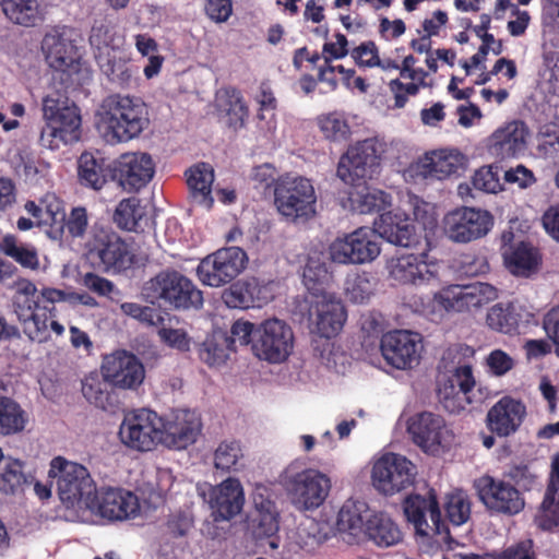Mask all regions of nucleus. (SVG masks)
Segmentation results:
<instances>
[{"instance_id": "nucleus-1", "label": "nucleus", "mask_w": 559, "mask_h": 559, "mask_svg": "<svg viewBox=\"0 0 559 559\" xmlns=\"http://www.w3.org/2000/svg\"><path fill=\"white\" fill-rule=\"evenodd\" d=\"M46 60L59 72L43 98L45 124L39 134L40 146L56 151L61 145L71 144L81 138V110L70 98L72 72L79 69L80 55L73 40L61 34H48L43 40Z\"/></svg>"}, {"instance_id": "nucleus-2", "label": "nucleus", "mask_w": 559, "mask_h": 559, "mask_svg": "<svg viewBox=\"0 0 559 559\" xmlns=\"http://www.w3.org/2000/svg\"><path fill=\"white\" fill-rule=\"evenodd\" d=\"M102 121L111 141L128 142L150 124L148 110L139 97L110 95L103 102Z\"/></svg>"}, {"instance_id": "nucleus-3", "label": "nucleus", "mask_w": 559, "mask_h": 559, "mask_svg": "<svg viewBox=\"0 0 559 559\" xmlns=\"http://www.w3.org/2000/svg\"><path fill=\"white\" fill-rule=\"evenodd\" d=\"M84 248L92 263L106 273H126L136 264L131 245L109 227L92 226Z\"/></svg>"}, {"instance_id": "nucleus-4", "label": "nucleus", "mask_w": 559, "mask_h": 559, "mask_svg": "<svg viewBox=\"0 0 559 559\" xmlns=\"http://www.w3.org/2000/svg\"><path fill=\"white\" fill-rule=\"evenodd\" d=\"M144 299L151 304L164 301L175 309H199L203 305V294L182 273L167 269L148 280L142 289Z\"/></svg>"}, {"instance_id": "nucleus-5", "label": "nucleus", "mask_w": 559, "mask_h": 559, "mask_svg": "<svg viewBox=\"0 0 559 559\" xmlns=\"http://www.w3.org/2000/svg\"><path fill=\"white\" fill-rule=\"evenodd\" d=\"M380 160L377 140L366 139L348 147L341 156L336 175L347 185L360 186L379 174Z\"/></svg>"}, {"instance_id": "nucleus-6", "label": "nucleus", "mask_w": 559, "mask_h": 559, "mask_svg": "<svg viewBox=\"0 0 559 559\" xmlns=\"http://www.w3.org/2000/svg\"><path fill=\"white\" fill-rule=\"evenodd\" d=\"M163 417L156 412L141 408L124 415L119 427V438L123 445L138 452H148L160 444Z\"/></svg>"}, {"instance_id": "nucleus-7", "label": "nucleus", "mask_w": 559, "mask_h": 559, "mask_svg": "<svg viewBox=\"0 0 559 559\" xmlns=\"http://www.w3.org/2000/svg\"><path fill=\"white\" fill-rule=\"evenodd\" d=\"M274 195L278 212L288 218H309L316 213L317 197L307 178L282 177L275 186Z\"/></svg>"}, {"instance_id": "nucleus-8", "label": "nucleus", "mask_w": 559, "mask_h": 559, "mask_svg": "<svg viewBox=\"0 0 559 559\" xmlns=\"http://www.w3.org/2000/svg\"><path fill=\"white\" fill-rule=\"evenodd\" d=\"M248 255L239 247H227L206 255L197 267L199 281L210 287L231 283L247 266Z\"/></svg>"}, {"instance_id": "nucleus-9", "label": "nucleus", "mask_w": 559, "mask_h": 559, "mask_svg": "<svg viewBox=\"0 0 559 559\" xmlns=\"http://www.w3.org/2000/svg\"><path fill=\"white\" fill-rule=\"evenodd\" d=\"M416 475V465L407 457L388 452L374 461L371 480L379 492L391 496L413 486Z\"/></svg>"}, {"instance_id": "nucleus-10", "label": "nucleus", "mask_w": 559, "mask_h": 559, "mask_svg": "<svg viewBox=\"0 0 559 559\" xmlns=\"http://www.w3.org/2000/svg\"><path fill=\"white\" fill-rule=\"evenodd\" d=\"M379 237L374 228L359 227L330 246L332 261L341 264H365L380 254Z\"/></svg>"}, {"instance_id": "nucleus-11", "label": "nucleus", "mask_w": 559, "mask_h": 559, "mask_svg": "<svg viewBox=\"0 0 559 559\" xmlns=\"http://www.w3.org/2000/svg\"><path fill=\"white\" fill-rule=\"evenodd\" d=\"M51 466L59 469L57 489L62 502L86 509V503L96 490L87 468L62 457L53 459Z\"/></svg>"}, {"instance_id": "nucleus-12", "label": "nucleus", "mask_w": 559, "mask_h": 559, "mask_svg": "<svg viewBox=\"0 0 559 559\" xmlns=\"http://www.w3.org/2000/svg\"><path fill=\"white\" fill-rule=\"evenodd\" d=\"M294 347L292 328L278 319L262 322L255 330L252 342L254 355L271 364L285 361Z\"/></svg>"}, {"instance_id": "nucleus-13", "label": "nucleus", "mask_w": 559, "mask_h": 559, "mask_svg": "<svg viewBox=\"0 0 559 559\" xmlns=\"http://www.w3.org/2000/svg\"><path fill=\"white\" fill-rule=\"evenodd\" d=\"M493 225L492 215L485 210L461 206L443 218L445 236L453 242L467 243L486 236Z\"/></svg>"}, {"instance_id": "nucleus-14", "label": "nucleus", "mask_w": 559, "mask_h": 559, "mask_svg": "<svg viewBox=\"0 0 559 559\" xmlns=\"http://www.w3.org/2000/svg\"><path fill=\"white\" fill-rule=\"evenodd\" d=\"M407 432L416 445L424 452L432 454L450 447L453 439L444 419L431 412H421L412 416L407 421Z\"/></svg>"}, {"instance_id": "nucleus-15", "label": "nucleus", "mask_w": 559, "mask_h": 559, "mask_svg": "<svg viewBox=\"0 0 559 559\" xmlns=\"http://www.w3.org/2000/svg\"><path fill=\"white\" fill-rule=\"evenodd\" d=\"M86 509L108 521H124L139 513L140 504L138 497L129 490L102 487L96 488Z\"/></svg>"}, {"instance_id": "nucleus-16", "label": "nucleus", "mask_w": 559, "mask_h": 559, "mask_svg": "<svg viewBox=\"0 0 559 559\" xmlns=\"http://www.w3.org/2000/svg\"><path fill=\"white\" fill-rule=\"evenodd\" d=\"M480 501L497 513L518 514L524 508V499L516 487L508 481L485 475L475 481Z\"/></svg>"}, {"instance_id": "nucleus-17", "label": "nucleus", "mask_w": 559, "mask_h": 559, "mask_svg": "<svg viewBox=\"0 0 559 559\" xmlns=\"http://www.w3.org/2000/svg\"><path fill=\"white\" fill-rule=\"evenodd\" d=\"M403 509L407 521L414 525L418 535L433 536L448 532L435 493L429 492L427 498L412 495L404 500Z\"/></svg>"}, {"instance_id": "nucleus-18", "label": "nucleus", "mask_w": 559, "mask_h": 559, "mask_svg": "<svg viewBox=\"0 0 559 559\" xmlns=\"http://www.w3.org/2000/svg\"><path fill=\"white\" fill-rule=\"evenodd\" d=\"M330 489V478L311 468L297 473L287 481V490L294 503L304 510L319 508L329 496Z\"/></svg>"}, {"instance_id": "nucleus-19", "label": "nucleus", "mask_w": 559, "mask_h": 559, "mask_svg": "<svg viewBox=\"0 0 559 559\" xmlns=\"http://www.w3.org/2000/svg\"><path fill=\"white\" fill-rule=\"evenodd\" d=\"M420 335L406 330H394L382 335L380 350L392 367L405 370L419 360Z\"/></svg>"}, {"instance_id": "nucleus-20", "label": "nucleus", "mask_w": 559, "mask_h": 559, "mask_svg": "<svg viewBox=\"0 0 559 559\" xmlns=\"http://www.w3.org/2000/svg\"><path fill=\"white\" fill-rule=\"evenodd\" d=\"M475 384L472 366L468 364L461 365L439 385V401L445 411L451 414H459L473 403L471 393Z\"/></svg>"}, {"instance_id": "nucleus-21", "label": "nucleus", "mask_w": 559, "mask_h": 559, "mask_svg": "<svg viewBox=\"0 0 559 559\" xmlns=\"http://www.w3.org/2000/svg\"><path fill=\"white\" fill-rule=\"evenodd\" d=\"M105 380L121 389H136L142 384L145 370L139 358L126 350L106 356L102 365Z\"/></svg>"}, {"instance_id": "nucleus-22", "label": "nucleus", "mask_w": 559, "mask_h": 559, "mask_svg": "<svg viewBox=\"0 0 559 559\" xmlns=\"http://www.w3.org/2000/svg\"><path fill=\"white\" fill-rule=\"evenodd\" d=\"M155 164L147 153H126L116 163L115 177L127 192L139 191L153 178Z\"/></svg>"}, {"instance_id": "nucleus-23", "label": "nucleus", "mask_w": 559, "mask_h": 559, "mask_svg": "<svg viewBox=\"0 0 559 559\" xmlns=\"http://www.w3.org/2000/svg\"><path fill=\"white\" fill-rule=\"evenodd\" d=\"M201 431V423L194 412L180 409L173 414L171 418H163L160 428V444L176 450L187 449L197 441Z\"/></svg>"}, {"instance_id": "nucleus-24", "label": "nucleus", "mask_w": 559, "mask_h": 559, "mask_svg": "<svg viewBox=\"0 0 559 559\" xmlns=\"http://www.w3.org/2000/svg\"><path fill=\"white\" fill-rule=\"evenodd\" d=\"M526 416L525 404L509 395L501 397L488 411L486 426L498 437L515 433Z\"/></svg>"}, {"instance_id": "nucleus-25", "label": "nucleus", "mask_w": 559, "mask_h": 559, "mask_svg": "<svg viewBox=\"0 0 559 559\" xmlns=\"http://www.w3.org/2000/svg\"><path fill=\"white\" fill-rule=\"evenodd\" d=\"M428 254H403L390 264V277L400 285H423L437 276L436 265L426 261Z\"/></svg>"}, {"instance_id": "nucleus-26", "label": "nucleus", "mask_w": 559, "mask_h": 559, "mask_svg": "<svg viewBox=\"0 0 559 559\" xmlns=\"http://www.w3.org/2000/svg\"><path fill=\"white\" fill-rule=\"evenodd\" d=\"M463 164V155L455 150H438L426 153L411 169L423 179L442 180L456 174Z\"/></svg>"}, {"instance_id": "nucleus-27", "label": "nucleus", "mask_w": 559, "mask_h": 559, "mask_svg": "<svg viewBox=\"0 0 559 559\" xmlns=\"http://www.w3.org/2000/svg\"><path fill=\"white\" fill-rule=\"evenodd\" d=\"M14 311L23 332L32 341L44 342L48 336V324L46 312H43L39 297H26L22 294H15L13 298Z\"/></svg>"}, {"instance_id": "nucleus-28", "label": "nucleus", "mask_w": 559, "mask_h": 559, "mask_svg": "<svg viewBox=\"0 0 559 559\" xmlns=\"http://www.w3.org/2000/svg\"><path fill=\"white\" fill-rule=\"evenodd\" d=\"M209 503L217 518L230 520L242 510L245 493L241 483L229 477L210 490Z\"/></svg>"}, {"instance_id": "nucleus-29", "label": "nucleus", "mask_w": 559, "mask_h": 559, "mask_svg": "<svg viewBox=\"0 0 559 559\" xmlns=\"http://www.w3.org/2000/svg\"><path fill=\"white\" fill-rule=\"evenodd\" d=\"M497 297V289L486 283L467 286H453L445 290L444 307L457 312L483 307Z\"/></svg>"}, {"instance_id": "nucleus-30", "label": "nucleus", "mask_w": 559, "mask_h": 559, "mask_svg": "<svg viewBox=\"0 0 559 559\" xmlns=\"http://www.w3.org/2000/svg\"><path fill=\"white\" fill-rule=\"evenodd\" d=\"M528 134L525 122L521 120L508 122L491 134L490 150L501 158L515 157L526 150Z\"/></svg>"}, {"instance_id": "nucleus-31", "label": "nucleus", "mask_w": 559, "mask_h": 559, "mask_svg": "<svg viewBox=\"0 0 559 559\" xmlns=\"http://www.w3.org/2000/svg\"><path fill=\"white\" fill-rule=\"evenodd\" d=\"M378 237L401 247H411L416 242L415 226L409 217L391 211L381 213L374 221Z\"/></svg>"}, {"instance_id": "nucleus-32", "label": "nucleus", "mask_w": 559, "mask_h": 559, "mask_svg": "<svg viewBox=\"0 0 559 559\" xmlns=\"http://www.w3.org/2000/svg\"><path fill=\"white\" fill-rule=\"evenodd\" d=\"M313 308L318 333L325 338L336 336L347 319V312L341 299L334 295H322V298L314 302Z\"/></svg>"}, {"instance_id": "nucleus-33", "label": "nucleus", "mask_w": 559, "mask_h": 559, "mask_svg": "<svg viewBox=\"0 0 559 559\" xmlns=\"http://www.w3.org/2000/svg\"><path fill=\"white\" fill-rule=\"evenodd\" d=\"M368 504L364 501L348 499L338 511L336 531L344 542L357 544L365 534L364 514Z\"/></svg>"}, {"instance_id": "nucleus-34", "label": "nucleus", "mask_w": 559, "mask_h": 559, "mask_svg": "<svg viewBox=\"0 0 559 559\" xmlns=\"http://www.w3.org/2000/svg\"><path fill=\"white\" fill-rule=\"evenodd\" d=\"M190 197L197 205L210 210L213 206L212 185L214 169L207 163H199L186 171Z\"/></svg>"}, {"instance_id": "nucleus-35", "label": "nucleus", "mask_w": 559, "mask_h": 559, "mask_svg": "<svg viewBox=\"0 0 559 559\" xmlns=\"http://www.w3.org/2000/svg\"><path fill=\"white\" fill-rule=\"evenodd\" d=\"M262 286L258 278L246 277L233 283L222 294V299L228 308H249L260 307L261 302L265 299L261 296Z\"/></svg>"}, {"instance_id": "nucleus-36", "label": "nucleus", "mask_w": 559, "mask_h": 559, "mask_svg": "<svg viewBox=\"0 0 559 559\" xmlns=\"http://www.w3.org/2000/svg\"><path fill=\"white\" fill-rule=\"evenodd\" d=\"M78 173L82 186L100 190L107 183L111 169L99 152H84L79 158Z\"/></svg>"}, {"instance_id": "nucleus-37", "label": "nucleus", "mask_w": 559, "mask_h": 559, "mask_svg": "<svg viewBox=\"0 0 559 559\" xmlns=\"http://www.w3.org/2000/svg\"><path fill=\"white\" fill-rule=\"evenodd\" d=\"M379 547H390L402 540L399 525L384 512L371 514L365 523V534Z\"/></svg>"}, {"instance_id": "nucleus-38", "label": "nucleus", "mask_w": 559, "mask_h": 559, "mask_svg": "<svg viewBox=\"0 0 559 559\" xmlns=\"http://www.w3.org/2000/svg\"><path fill=\"white\" fill-rule=\"evenodd\" d=\"M90 228V216L85 206L78 205L70 210V213L64 215L63 222L55 231H47V235L52 240H76L84 239Z\"/></svg>"}, {"instance_id": "nucleus-39", "label": "nucleus", "mask_w": 559, "mask_h": 559, "mask_svg": "<svg viewBox=\"0 0 559 559\" xmlns=\"http://www.w3.org/2000/svg\"><path fill=\"white\" fill-rule=\"evenodd\" d=\"M217 108L227 118V124L234 130L242 128L249 116V109L241 93L234 87L222 91L217 98Z\"/></svg>"}, {"instance_id": "nucleus-40", "label": "nucleus", "mask_w": 559, "mask_h": 559, "mask_svg": "<svg viewBox=\"0 0 559 559\" xmlns=\"http://www.w3.org/2000/svg\"><path fill=\"white\" fill-rule=\"evenodd\" d=\"M230 353L231 341L224 331H214L198 346L199 358L210 367L225 364Z\"/></svg>"}, {"instance_id": "nucleus-41", "label": "nucleus", "mask_w": 559, "mask_h": 559, "mask_svg": "<svg viewBox=\"0 0 559 559\" xmlns=\"http://www.w3.org/2000/svg\"><path fill=\"white\" fill-rule=\"evenodd\" d=\"M4 15L22 26H35L43 21V13L37 0H1Z\"/></svg>"}, {"instance_id": "nucleus-42", "label": "nucleus", "mask_w": 559, "mask_h": 559, "mask_svg": "<svg viewBox=\"0 0 559 559\" xmlns=\"http://www.w3.org/2000/svg\"><path fill=\"white\" fill-rule=\"evenodd\" d=\"M146 216V207L138 197L122 199L114 213L112 219L118 228L127 231H138L141 221Z\"/></svg>"}, {"instance_id": "nucleus-43", "label": "nucleus", "mask_w": 559, "mask_h": 559, "mask_svg": "<svg viewBox=\"0 0 559 559\" xmlns=\"http://www.w3.org/2000/svg\"><path fill=\"white\" fill-rule=\"evenodd\" d=\"M27 424L26 412L13 399L0 396V436L20 433Z\"/></svg>"}, {"instance_id": "nucleus-44", "label": "nucleus", "mask_w": 559, "mask_h": 559, "mask_svg": "<svg viewBox=\"0 0 559 559\" xmlns=\"http://www.w3.org/2000/svg\"><path fill=\"white\" fill-rule=\"evenodd\" d=\"M0 251L25 269L39 267L37 249L33 245L21 242L14 235L9 234L2 238Z\"/></svg>"}, {"instance_id": "nucleus-45", "label": "nucleus", "mask_w": 559, "mask_h": 559, "mask_svg": "<svg viewBox=\"0 0 559 559\" xmlns=\"http://www.w3.org/2000/svg\"><path fill=\"white\" fill-rule=\"evenodd\" d=\"M109 382L98 374H90L82 381L84 397L97 408L111 411L116 404V396L109 392Z\"/></svg>"}, {"instance_id": "nucleus-46", "label": "nucleus", "mask_w": 559, "mask_h": 559, "mask_svg": "<svg viewBox=\"0 0 559 559\" xmlns=\"http://www.w3.org/2000/svg\"><path fill=\"white\" fill-rule=\"evenodd\" d=\"M354 210L360 214L384 213L391 205V195L382 190H366L350 198Z\"/></svg>"}, {"instance_id": "nucleus-47", "label": "nucleus", "mask_w": 559, "mask_h": 559, "mask_svg": "<svg viewBox=\"0 0 559 559\" xmlns=\"http://www.w3.org/2000/svg\"><path fill=\"white\" fill-rule=\"evenodd\" d=\"M519 317L512 304H497L489 309L486 322L491 330L512 334L518 330Z\"/></svg>"}, {"instance_id": "nucleus-48", "label": "nucleus", "mask_w": 559, "mask_h": 559, "mask_svg": "<svg viewBox=\"0 0 559 559\" xmlns=\"http://www.w3.org/2000/svg\"><path fill=\"white\" fill-rule=\"evenodd\" d=\"M554 485H547L543 502L535 518L538 527L552 531L559 526V495Z\"/></svg>"}, {"instance_id": "nucleus-49", "label": "nucleus", "mask_w": 559, "mask_h": 559, "mask_svg": "<svg viewBox=\"0 0 559 559\" xmlns=\"http://www.w3.org/2000/svg\"><path fill=\"white\" fill-rule=\"evenodd\" d=\"M331 275L323 262L309 259L304 267L302 280L307 289L317 298H322L325 293V285L329 283Z\"/></svg>"}, {"instance_id": "nucleus-50", "label": "nucleus", "mask_w": 559, "mask_h": 559, "mask_svg": "<svg viewBox=\"0 0 559 559\" xmlns=\"http://www.w3.org/2000/svg\"><path fill=\"white\" fill-rule=\"evenodd\" d=\"M506 263L512 273L525 275L537 266V252L530 243L521 242L506 257Z\"/></svg>"}, {"instance_id": "nucleus-51", "label": "nucleus", "mask_w": 559, "mask_h": 559, "mask_svg": "<svg viewBox=\"0 0 559 559\" xmlns=\"http://www.w3.org/2000/svg\"><path fill=\"white\" fill-rule=\"evenodd\" d=\"M503 168L497 164L484 166L477 169L472 178L475 189L487 192L498 193L503 190L501 174Z\"/></svg>"}, {"instance_id": "nucleus-52", "label": "nucleus", "mask_w": 559, "mask_h": 559, "mask_svg": "<svg viewBox=\"0 0 559 559\" xmlns=\"http://www.w3.org/2000/svg\"><path fill=\"white\" fill-rule=\"evenodd\" d=\"M318 123L323 135L331 141H345L350 135L347 120L338 112H330L320 117Z\"/></svg>"}, {"instance_id": "nucleus-53", "label": "nucleus", "mask_w": 559, "mask_h": 559, "mask_svg": "<svg viewBox=\"0 0 559 559\" xmlns=\"http://www.w3.org/2000/svg\"><path fill=\"white\" fill-rule=\"evenodd\" d=\"M241 457L240 443L236 440H224L214 452V467L224 472L236 469Z\"/></svg>"}, {"instance_id": "nucleus-54", "label": "nucleus", "mask_w": 559, "mask_h": 559, "mask_svg": "<svg viewBox=\"0 0 559 559\" xmlns=\"http://www.w3.org/2000/svg\"><path fill=\"white\" fill-rule=\"evenodd\" d=\"M25 481L23 463L20 460L9 457L0 472V490L5 493H13Z\"/></svg>"}, {"instance_id": "nucleus-55", "label": "nucleus", "mask_w": 559, "mask_h": 559, "mask_svg": "<svg viewBox=\"0 0 559 559\" xmlns=\"http://www.w3.org/2000/svg\"><path fill=\"white\" fill-rule=\"evenodd\" d=\"M44 218L41 222L48 226L47 231H55L63 222L66 215V207L63 201L55 193H46L41 198Z\"/></svg>"}, {"instance_id": "nucleus-56", "label": "nucleus", "mask_w": 559, "mask_h": 559, "mask_svg": "<svg viewBox=\"0 0 559 559\" xmlns=\"http://www.w3.org/2000/svg\"><path fill=\"white\" fill-rule=\"evenodd\" d=\"M103 72L110 82L121 87H127L131 84L135 71L129 61L114 58L103 66Z\"/></svg>"}, {"instance_id": "nucleus-57", "label": "nucleus", "mask_w": 559, "mask_h": 559, "mask_svg": "<svg viewBox=\"0 0 559 559\" xmlns=\"http://www.w3.org/2000/svg\"><path fill=\"white\" fill-rule=\"evenodd\" d=\"M444 508L449 522L455 526L466 523L471 516V504L460 493L449 495Z\"/></svg>"}, {"instance_id": "nucleus-58", "label": "nucleus", "mask_w": 559, "mask_h": 559, "mask_svg": "<svg viewBox=\"0 0 559 559\" xmlns=\"http://www.w3.org/2000/svg\"><path fill=\"white\" fill-rule=\"evenodd\" d=\"M372 294V284L366 273L357 274L346 282V296L356 304H362Z\"/></svg>"}, {"instance_id": "nucleus-59", "label": "nucleus", "mask_w": 559, "mask_h": 559, "mask_svg": "<svg viewBox=\"0 0 559 559\" xmlns=\"http://www.w3.org/2000/svg\"><path fill=\"white\" fill-rule=\"evenodd\" d=\"M254 533L259 538L274 536L280 530L278 511L258 513L253 519Z\"/></svg>"}, {"instance_id": "nucleus-60", "label": "nucleus", "mask_w": 559, "mask_h": 559, "mask_svg": "<svg viewBox=\"0 0 559 559\" xmlns=\"http://www.w3.org/2000/svg\"><path fill=\"white\" fill-rule=\"evenodd\" d=\"M205 15L215 23H225L233 14V0H203Z\"/></svg>"}, {"instance_id": "nucleus-61", "label": "nucleus", "mask_w": 559, "mask_h": 559, "mask_svg": "<svg viewBox=\"0 0 559 559\" xmlns=\"http://www.w3.org/2000/svg\"><path fill=\"white\" fill-rule=\"evenodd\" d=\"M193 524L194 521L190 514L179 511L169 515L166 528L171 537L179 538L187 536Z\"/></svg>"}, {"instance_id": "nucleus-62", "label": "nucleus", "mask_w": 559, "mask_h": 559, "mask_svg": "<svg viewBox=\"0 0 559 559\" xmlns=\"http://www.w3.org/2000/svg\"><path fill=\"white\" fill-rule=\"evenodd\" d=\"M254 324L250 321L239 319L230 328L228 338L231 341V350H236V343L248 345L253 342L252 334H255Z\"/></svg>"}, {"instance_id": "nucleus-63", "label": "nucleus", "mask_w": 559, "mask_h": 559, "mask_svg": "<svg viewBox=\"0 0 559 559\" xmlns=\"http://www.w3.org/2000/svg\"><path fill=\"white\" fill-rule=\"evenodd\" d=\"M120 309L126 316L136 319L147 325H155V321L158 318L155 309L136 302H123L121 304Z\"/></svg>"}, {"instance_id": "nucleus-64", "label": "nucleus", "mask_w": 559, "mask_h": 559, "mask_svg": "<svg viewBox=\"0 0 559 559\" xmlns=\"http://www.w3.org/2000/svg\"><path fill=\"white\" fill-rule=\"evenodd\" d=\"M496 559H537L534 543L532 539L521 540L496 555Z\"/></svg>"}]
</instances>
